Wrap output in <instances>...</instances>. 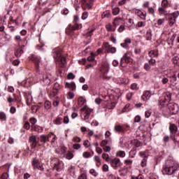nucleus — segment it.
<instances>
[{
	"label": "nucleus",
	"mask_w": 179,
	"mask_h": 179,
	"mask_svg": "<svg viewBox=\"0 0 179 179\" xmlns=\"http://www.w3.org/2000/svg\"><path fill=\"white\" fill-rule=\"evenodd\" d=\"M132 145H134L135 148H139V146H141V142L138 140H133L131 142H127L125 145H120V148H125L126 149L129 150V149H131V148L132 147Z\"/></svg>",
	"instance_id": "obj_10"
},
{
	"label": "nucleus",
	"mask_w": 179,
	"mask_h": 179,
	"mask_svg": "<svg viewBox=\"0 0 179 179\" xmlns=\"http://www.w3.org/2000/svg\"><path fill=\"white\" fill-rule=\"evenodd\" d=\"M85 103H86V98L83 96H80L78 98V104L80 107H82V106H83Z\"/></svg>",
	"instance_id": "obj_30"
},
{
	"label": "nucleus",
	"mask_w": 179,
	"mask_h": 179,
	"mask_svg": "<svg viewBox=\"0 0 179 179\" xmlns=\"http://www.w3.org/2000/svg\"><path fill=\"white\" fill-rule=\"evenodd\" d=\"M94 57H96L94 53H91V55L87 57V61L89 62H93V61H94Z\"/></svg>",
	"instance_id": "obj_50"
},
{
	"label": "nucleus",
	"mask_w": 179,
	"mask_h": 179,
	"mask_svg": "<svg viewBox=\"0 0 179 179\" xmlns=\"http://www.w3.org/2000/svg\"><path fill=\"white\" fill-rule=\"evenodd\" d=\"M65 159H67L68 160H71V159L73 158V154L72 152H68L67 154H65Z\"/></svg>",
	"instance_id": "obj_45"
},
{
	"label": "nucleus",
	"mask_w": 179,
	"mask_h": 179,
	"mask_svg": "<svg viewBox=\"0 0 179 179\" xmlns=\"http://www.w3.org/2000/svg\"><path fill=\"white\" fill-rule=\"evenodd\" d=\"M48 135H50L51 136L50 137V139H52L50 142L52 143H54L55 142V139L57 138V136H55L53 133H50Z\"/></svg>",
	"instance_id": "obj_52"
},
{
	"label": "nucleus",
	"mask_w": 179,
	"mask_h": 179,
	"mask_svg": "<svg viewBox=\"0 0 179 179\" xmlns=\"http://www.w3.org/2000/svg\"><path fill=\"white\" fill-rule=\"evenodd\" d=\"M51 135H41L40 136V141L42 143H47V142H50V137Z\"/></svg>",
	"instance_id": "obj_21"
},
{
	"label": "nucleus",
	"mask_w": 179,
	"mask_h": 179,
	"mask_svg": "<svg viewBox=\"0 0 179 179\" xmlns=\"http://www.w3.org/2000/svg\"><path fill=\"white\" fill-rule=\"evenodd\" d=\"M90 173L94 177H97V176H99V172H97L96 169H91Z\"/></svg>",
	"instance_id": "obj_42"
},
{
	"label": "nucleus",
	"mask_w": 179,
	"mask_h": 179,
	"mask_svg": "<svg viewBox=\"0 0 179 179\" xmlns=\"http://www.w3.org/2000/svg\"><path fill=\"white\" fill-rule=\"evenodd\" d=\"M79 29H82V24L76 23L74 26L69 25V27L66 29V34L69 36H72V33L75 31V30H79Z\"/></svg>",
	"instance_id": "obj_9"
},
{
	"label": "nucleus",
	"mask_w": 179,
	"mask_h": 179,
	"mask_svg": "<svg viewBox=\"0 0 179 179\" xmlns=\"http://www.w3.org/2000/svg\"><path fill=\"white\" fill-rule=\"evenodd\" d=\"M110 163L111 167L114 169V170H118V169L122 167V162H121V159L118 158H113L110 159Z\"/></svg>",
	"instance_id": "obj_7"
},
{
	"label": "nucleus",
	"mask_w": 179,
	"mask_h": 179,
	"mask_svg": "<svg viewBox=\"0 0 179 179\" xmlns=\"http://www.w3.org/2000/svg\"><path fill=\"white\" fill-rule=\"evenodd\" d=\"M28 58L29 61H32L34 64H35L38 73L40 72V68H43V66H45V64H43V62H41V57L38 56L31 55Z\"/></svg>",
	"instance_id": "obj_4"
},
{
	"label": "nucleus",
	"mask_w": 179,
	"mask_h": 179,
	"mask_svg": "<svg viewBox=\"0 0 179 179\" xmlns=\"http://www.w3.org/2000/svg\"><path fill=\"white\" fill-rule=\"evenodd\" d=\"M147 164H148V159L146 158H143V159L141 162V166L142 167H146Z\"/></svg>",
	"instance_id": "obj_46"
},
{
	"label": "nucleus",
	"mask_w": 179,
	"mask_h": 179,
	"mask_svg": "<svg viewBox=\"0 0 179 179\" xmlns=\"http://www.w3.org/2000/svg\"><path fill=\"white\" fill-rule=\"evenodd\" d=\"M59 98H57L56 99H53V106L54 107H58V106H59Z\"/></svg>",
	"instance_id": "obj_49"
},
{
	"label": "nucleus",
	"mask_w": 179,
	"mask_h": 179,
	"mask_svg": "<svg viewBox=\"0 0 179 179\" xmlns=\"http://www.w3.org/2000/svg\"><path fill=\"white\" fill-rule=\"evenodd\" d=\"M110 71V64L105 63L102 65L101 72L102 73V78L103 80H110L111 79L110 76H107V73Z\"/></svg>",
	"instance_id": "obj_5"
},
{
	"label": "nucleus",
	"mask_w": 179,
	"mask_h": 179,
	"mask_svg": "<svg viewBox=\"0 0 179 179\" xmlns=\"http://www.w3.org/2000/svg\"><path fill=\"white\" fill-rule=\"evenodd\" d=\"M168 17H169L168 18V20H169V26H173L174 23H176V20H175V18H173V17H170V15Z\"/></svg>",
	"instance_id": "obj_40"
},
{
	"label": "nucleus",
	"mask_w": 179,
	"mask_h": 179,
	"mask_svg": "<svg viewBox=\"0 0 179 179\" xmlns=\"http://www.w3.org/2000/svg\"><path fill=\"white\" fill-rule=\"evenodd\" d=\"M152 115V110L149 109L145 112V117L149 118Z\"/></svg>",
	"instance_id": "obj_55"
},
{
	"label": "nucleus",
	"mask_w": 179,
	"mask_h": 179,
	"mask_svg": "<svg viewBox=\"0 0 179 179\" xmlns=\"http://www.w3.org/2000/svg\"><path fill=\"white\" fill-rule=\"evenodd\" d=\"M177 126L174 123H171L169 127V131L171 134V139L173 141V142H176V137L174 136V134L177 132Z\"/></svg>",
	"instance_id": "obj_17"
},
{
	"label": "nucleus",
	"mask_w": 179,
	"mask_h": 179,
	"mask_svg": "<svg viewBox=\"0 0 179 179\" xmlns=\"http://www.w3.org/2000/svg\"><path fill=\"white\" fill-rule=\"evenodd\" d=\"M94 155V151H91V152H84L83 153V157L85 159H89V157H92V156Z\"/></svg>",
	"instance_id": "obj_28"
},
{
	"label": "nucleus",
	"mask_w": 179,
	"mask_h": 179,
	"mask_svg": "<svg viewBox=\"0 0 179 179\" xmlns=\"http://www.w3.org/2000/svg\"><path fill=\"white\" fill-rule=\"evenodd\" d=\"M64 124H69V117L68 116H64L63 117Z\"/></svg>",
	"instance_id": "obj_64"
},
{
	"label": "nucleus",
	"mask_w": 179,
	"mask_h": 179,
	"mask_svg": "<svg viewBox=\"0 0 179 179\" xmlns=\"http://www.w3.org/2000/svg\"><path fill=\"white\" fill-rule=\"evenodd\" d=\"M143 75H146V73L139 72L134 73L133 77L134 79H141V76H143Z\"/></svg>",
	"instance_id": "obj_34"
},
{
	"label": "nucleus",
	"mask_w": 179,
	"mask_h": 179,
	"mask_svg": "<svg viewBox=\"0 0 179 179\" xmlns=\"http://www.w3.org/2000/svg\"><path fill=\"white\" fill-rule=\"evenodd\" d=\"M172 17V18L175 19L176 20H177V17L179 16L178 12H174L172 14L170 15V17Z\"/></svg>",
	"instance_id": "obj_60"
},
{
	"label": "nucleus",
	"mask_w": 179,
	"mask_h": 179,
	"mask_svg": "<svg viewBox=\"0 0 179 179\" xmlns=\"http://www.w3.org/2000/svg\"><path fill=\"white\" fill-rule=\"evenodd\" d=\"M68 99H69L70 100H72V99H73L75 97V93H73V92L72 91H69L68 92V96H67Z\"/></svg>",
	"instance_id": "obj_51"
},
{
	"label": "nucleus",
	"mask_w": 179,
	"mask_h": 179,
	"mask_svg": "<svg viewBox=\"0 0 179 179\" xmlns=\"http://www.w3.org/2000/svg\"><path fill=\"white\" fill-rule=\"evenodd\" d=\"M65 87L66 89H71V90H75V89H76V85H75V83H66Z\"/></svg>",
	"instance_id": "obj_27"
},
{
	"label": "nucleus",
	"mask_w": 179,
	"mask_h": 179,
	"mask_svg": "<svg viewBox=\"0 0 179 179\" xmlns=\"http://www.w3.org/2000/svg\"><path fill=\"white\" fill-rule=\"evenodd\" d=\"M0 120L6 121V114L4 112H0Z\"/></svg>",
	"instance_id": "obj_38"
},
{
	"label": "nucleus",
	"mask_w": 179,
	"mask_h": 179,
	"mask_svg": "<svg viewBox=\"0 0 179 179\" xmlns=\"http://www.w3.org/2000/svg\"><path fill=\"white\" fill-rule=\"evenodd\" d=\"M107 31H115V28H113L112 24H108L106 26Z\"/></svg>",
	"instance_id": "obj_47"
},
{
	"label": "nucleus",
	"mask_w": 179,
	"mask_h": 179,
	"mask_svg": "<svg viewBox=\"0 0 179 179\" xmlns=\"http://www.w3.org/2000/svg\"><path fill=\"white\" fill-rule=\"evenodd\" d=\"M120 61V66H122V68H124L125 67V65H124V62H125L126 64H129L132 62V58H131V57L128 56L127 54H124L121 58Z\"/></svg>",
	"instance_id": "obj_16"
},
{
	"label": "nucleus",
	"mask_w": 179,
	"mask_h": 179,
	"mask_svg": "<svg viewBox=\"0 0 179 179\" xmlns=\"http://www.w3.org/2000/svg\"><path fill=\"white\" fill-rule=\"evenodd\" d=\"M102 159H104L106 162H110V160H111V159H110V156L106 153L102 154Z\"/></svg>",
	"instance_id": "obj_44"
},
{
	"label": "nucleus",
	"mask_w": 179,
	"mask_h": 179,
	"mask_svg": "<svg viewBox=\"0 0 179 179\" xmlns=\"http://www.w3.org/2000/svg\"><path fill=\"white\" fill-rule=\"evenodd\" d=\"M104 48L107 50V52H110L111 54H115L117 52V48L115 47H110L108 43L104 44Z\"/></svg>",
	"instance_id": "obj_20"
},
{
	"label": "nucleus",
	"mask_w": 179,
	"mask_h": 179,
	"mask_svg": "<svg viewBox=\"0 0 179 179\" xmlns=\"http://www.w3.org/2000/svg\"><path fill=\"white\" fill-rule=\"evenodd\" d=\"M179 171V164L176 160L168 159L162 168V173L165 176H174Z\"/></svg>",
	"instance_id": "obj_2"
},
{
	"label": "nucleus",
	"mask_w": 179,
	"mask_h": 179,
	"mask_svg": "<svg viewBox=\"0 0 179 179\" xmlns=\"http://www.w3.org/2000/svg\"><path fill=\"white\" fill-rule=\"evenodd\" d=\"M81 111H83L81 114V118L82 120H84V121H86V120H89L90 114L92 111H93V109H91L90 108L85 106V107L81 108Z\"/></svg>",
	"instance_id": "obj_6"
},
{
	"label": "nucleus",
	"mask_w": 179,
	"mask_h": 179,
	"mask_svg": "<svg viewBox=\"0 0 179 179\" xmlns=\"http://www.w3.org/2000/svg\"><path fill=\"white\" fill-rule=\"evenodd\" d=\"M52 80V76L51 74L48 73L43 76V79L41 80V83L42 85L48 86L51 83V80Z\"/></svg>",
	"instance_id": "obj_13"
},
{
	"label": "nucleus",
	"mask_w": 179,
	"mask_h": 179,
	"mask_svg": "<svg viewBox=\"0 0 179 179\" xmlns=\"http://www.w3.org/2000/svg\"><path fill=\"white\" fill-rule=\"evenodd\" d=\"M148 55L150 58H157L159 57V51L156 50H151L148 52Z\"/></svg>",
	"instance_id": "obj_26"
},
{
	"label": "nucleus",
	"mask_w": 179,
	"mask_h": 179,
	"mask_svg": "<svg viewBox=\"0 0 179 179\" xmlns=\"http://www.w3.org/2000/svg\"><path fill=\"white\" fill-rule=\"evenodd\" d=\"M57 98H59L58 96V92H57V91H52L50 93V99H51L52 100H55V99H57Z\"/></svg>",
	"instance_id": "obj_29"
},
{
	"label": "nucleus",
	"mask_w": 179,
	"mask_h": 179,
	"mask_svg": "<svg viewBox=\"0 0 179 179\" xmlns=\"http://www.w3.org/2000/svg\"><path fill=\"white\" fill-rule=\"evenodd\" d=\"M29 141L32 148H36L37 146V136H31L29 137Z\"/></svg>",
	"instance_id": "obj_22"
},
{
	"label": "nucleus",
	"mask_w": 179,
	"mask_h": 179,
	"mask_svg": "<svg viewBox=\"0 0 179 179\" xmlns=\"http://www.w3.org/2000/svg\"><path fill=\"white\" fill-rule=\"evenodd\" d=\"M93 31H94V29H91L86 34L87 37H92L93 36Z\"/></svg>",
	"instance_id": "obj_59"
},
{
	"label": "nucleus",
	"mask_w": 179,
	"mask_h": 179,
	"mask_svg": "<svg viewBox=\"0 0 179 179\" xmlns=\"http://www.w3.org/2000/svg\"><path fill=\"white\" fill-rule=\"evenodd\" d=\"M45 110H50L51 108V102L50 101H46L44 104Z\"/></svg>",
	"instance_id": "obj_41"
},
{
	"label": "nucleus",
	"mask_w": 179,
	"mask_h": 179,
	"mask_svg": "<svg viewBox=\"0 0 179 179\" xmlns=\"http://www.w3.org/2000/svg\"><path fill=\"white\" fill-rule=\"evenodd\" d=\"M39 108H40V106H37V105H34L31 108V111L34 114H36L37 111L39 110Z\"/></svg>",
	"instance_id": "obj_36"
},
{
	"label": "nucleus",
	"mask_w": 179,
	"mask_h": 179,
	"mask_svg": "<svg viewBox=\"0 0 179 179\" xmlns=\"http://www.w3.org/2000/svg\"><path fill=\"white\" fill-rule=\"evenodd\" d=\"M118 13H120V8L118 7H115L113 9V14L114 15V16H117V15H118Z\"/></svg>",
	"instance_id": "obj_53"
},
{
	"label": "nucleus",
	"mask_w": 179,
	"mask_h": 179,
	"mask_svg": "<svg viewBox=\"0 0 179 179\" xmlns=\"http://www.w3.org/2000/svg\"><path fill=\"white\" fill-rule=\"evenodd\" d=\"M158 12H159V15H163L164 16H170V13H167V10H166L165 8H163V7H159L158 8Z\"/></svg>",
	"instance_id": "obj_25"
},
{
	"label": "nucleus",
	"mask_w": 179,
	"mask_h": 179,
	"mask_svg": "<svg viewBox=\"0 0 179 179\" xmlns=\"http://www.w3.org/2000/svg\"><path fill=\"white\" fill-rule=\"evenodd\" d=\"M33 82H34V79L33 78H29L22 83V85H24V87H29Z\"/></svg>",
	"instance_id": "obj_24"
},
{
	"label": "nucleus",
	"mask_w": 179,
	"mask_h": 179,
	"mask_svg": "<svg viewBox=\"0 0 179 179\" xmlns=\"http://www.w3.org/2000/svg\"><path fill=\"white\" fill-rule=\"evenodd\" d=\"M136 14L138 17L141 18L142 20H146V11H142V10L136 9Z\"/></svg>",
	"instance_id": "obj_19"
},
{
	"label": "nucleus",
	"mask_w": 179,
	"mask_h": 179,
	"mask_svg": "<svg viewBox=\"0 0 179 179\" xmlns=\"http://www.w3.org/2000/svg\"><path fill=\"white\" fill-rule=\"evenodd\" d=\"M136 155V149H133L129 152V157L131 158L135 157Z\"/></svg>",
	"instance_id": "obj_48"
},
{
	"label": "nucleus",
	"mask_w": 179,
	"mask_h": 179,
	"mask_svg": "<svg viewBox=\"0 0 179 179\" xmlns=\"http://www.w3.org/2000/svg\"><path fill=\"white\" fill-rule=\"evenodd\" d=\"M55 153L58 155L59 157L64 159L66 153V148H65V146H59L58 149L55 150Z\"/></svg>",
	"instance_id": "obj_15"
},
{
	"label": "nucleus",
	"mask_w": 179,
	"mask_h": 179,
	"mask_svg": "<svg viewBox=\"0 0 179 179\" xmlns=\"http://www.w3.org/2000/svg\"><path fill=\"white\" fill-rule=\"evenodd\" d=\"M32 166L34 170H40L41 171H44V164L40 162V160L37 158H34L32 160Z\"/></svg>",
	"instance_id": "obj_8"
},
{
	"label": "nucleus",
	"mask_w": 179,
	"mask_h": 179,
	"mask_svg": "<svg viewBox=\"0 0 179 179\" xmlns=\"http://www.w3.org/2000/svg\"><path fill=\"white\" fill-rule=\"evenodd\" d=\"M8 178H9V173H3L0 178V179H8Z\"/></svg>",
	"instance_id": "obj_62"
},
{
	"label": "nucleus",
	"mask_w": 179,
	"mask_h": 179,
	"mask_svg": "<svg viewBox=\"0 0 179 179\" xmlns=\"http://www.w3.org/2000/svg\"><path fill=\"white\" fill-rule=\"evenodd\" d=\"M50 166L54 170H56V171H59V169H61V162H59L58 158H52L50 161Z\"/></svg>",
	"instance_id": "obj_12"
},
{
	"label": "nucleus",
	"mask_w": 179,
	"mask_h": 179,
	"mask_svg": "<svg viewBox=\"0 0 179 179\" xmlns=\"http://www.w3.org/2000/svg\"><path fill=\"white\" fill-rule=\"evenodd\" d=\"M116 156H117L118 157H125V152L124 151H117L116 152Z\"/></svg>",
	"instance_id": "obj_39"
},
{
	"label": "nucleus",
	"mask_w": 179,
	"mask_h": 179,
	"mask_svg": "<svg viewBox=\"0 0 179 179\" xmlns=\"http://www.w3.org/2000/svg\"><path fill=\"white\" fill-rule=\"evenodd\" d=\"M151 68L152 67L150 66V64L149 63H145L144 64L145 71H150Z\"/></svg>",
	"instance_id": "obj_57"
},
{
	"label": "nucleus",
	"mask_w": 179,
	"mask_h": 179,
	"mask_svg": "<svg viewBox=\"0 0 179 179\" xmlns=\"http://www.w3.org/2000/svg\"><path fill=\"white\" fill-rule=\"evenodd\" d=\"M63 121H64V117H60V116H58V117L56 118L55 121V124L56 125H61V124H62Z\"/></svg>",
	"instance_id": "obj_33"
},
{
	"label": "nucleus",
	"mask_w": 179,
	"mask_h": 179,
	"mask_svg": "<svg viewBox=\"0 0 179 179\" xmlns=\"http://www.w3.org/2000/svg\"><path fill=\"white\" fill-rule=\"evenodd\" d=\"M149 179H159V177L155 173H150L148 175Z\"/></svg>",
	"instance_id": "obj_56"
},
{
	"label": "nucleus",
	"mask_w": 179,
	"mask_h": 179,
	"mask_svg": "<svg viewBox=\"0 0 179 179\" xmlns=\"http://www.w3.org/2000/svg\"><path fill=\"white\" fill-rule=\"evenodd\" d=\"M144 37L146 40L150 41V40H152V31L150 29L148 30L145 34Z\"/></svg>",
	"instance_id": "obj_31"
},
{
	"label": "nucleus",
	"mask_w": 179,
	"mask_h": 179,
	"mask_svg": "<svg viewBox=\"0 0 179 179\" xmlns=\"http://www.w3.org/2000/svg\"><path fill=\"white\" fill-rule=\"evenodd\" d=\"M94 162L96 163L97 167H100V164L101 163V161L100 159V157L95 155L94 157Z\"/></svg>",
	"instance_id": "obj_35"
},
{
	"label": "nucleus",
	"mask_w": 179,
	"mask_h": 179,
	"mask_svg": "<svg viewBox=\"0 0 179 179\" xmlns=\"http://www.w3.org/2000/svg\"><path fill=\"white\" fill-rule=\"evenodd\" d=\"M23 52H24L23 49H22V48H17V49L15 51L14 54H15V57H16L17 58H19V57H20V56L22 55V54H23Z\"/></svg>",
	"instance_id": "obj_32"
},
{
	"label": "nucleus",
	"mask_w": 179,
	"mask_h": 179,
	"mask_svg": "<svg viewBox=\"0 0 179 179\" xmlns=\"http://www.w3.org/2000/svg\"><path fill=\"white\" fill-rule=\"evenodd\" d=\"M129 125H121L120 124H117L114 127L115 132H117L118 134H121V132H126L127 131V128H129Z\"/></svg>",
	"instance_id": "obj_14"
},
{
	"label": "nucleus",
	"mask_w": 179,
	"mask_h": 179,
	"mask_svg": "<svg viewBox=\"0 0 179 179\" xmlns=\"http://www.w3.org/2000/svg\"><path fill=\"white\" fill-rule=\"evenodd\" d=\"M170 139H171V136H164L163 137L162 141H163L164 143L166 144V143H167L170 141Z\"/></svg>",
	"instance_id": "obj_54"
},
{
	"label": "nucleus",
	"mask_w": 179,
	"mask_h": 179,
	"mask_svg": "<svg viewBox=\"0 0 179 179\" xmlns=\"http://www.w3.org/2000/svg\"><path fill=\"white\" fill-rule=\"evenodd\" d=\"M120 20H121V18L116 17L114 19L113 26L115 27H117V26H118L120 24Z\"/></svg>",
	"instance_id": "obj_43"
},
{
	"label": "nucleus",
	"mask_w": 179,
	"mask_h": 179,
	"mask_svg": "<svg viewBox=\"0 0 179 179\" xmlns=\"http://www.w3.org/2000/svg\"><path fill=\"white\" fill-rule=\"evenodd\" d=\"M101 146L103 148V150L106 153L111 152V141L108 140H103L101 143Z\"/></svg>",
	"instance_id": "obj_11"
},
{
	"label": "nucleus",
	"mask_w": 179,
	"mask_h": 179,
	"mask_svg": "<svg viewBox=\"0 0 179 179\" xmlns=\"http://www.w3.org/2000/svg\"><path fill=\"white\" fill-rule=\"evenodd\" d=\"M141 157H142V159H147L148 157H149V156H150V151L149 150H146L145 151H141L139 153Z\"/></svg>",
	"instance_id": "obj_23"
},
{
	"label": "nucleus",
	"mask_w": 179,
	"mask_h": 179,
	"mask_svg": "<svg viewBox=\"0 0 179 179\" xmlns=\"http://www.w3.org/2000/svg\"><path fill=\"white\" fill-rule=\"evenodd\" d=\"M111 16V14H110V11H106L102 14V17H110Z\"/></svg>",
	"instance_id": "obj_61"
},
{
	"label": "nucleus",
	"mask_w": 179,
	"mask_h": 179,
	"mask_svg": "<svg viewBox=\"0 0 179 179\" xmlns=\"http://www.w3.org/2000/svg\"><path fill=\"white\" fill-rule=\"evenodd\" d=\"M61 48H56L53 50V58L60 64L62 68L66 66V59L61 55Z\"/></svg>",
	"instance_id": "obj_3"
},
{
	"label": "nucleus",
	"mask_w": 179,
	"mask_h": 179,
	"mask_svg": "<svg viewBox=\"0 0 179 179\" xmlns=\"http://www.w3.org/2000/svg\"><path fill=\"white\" fill-rule=\"evenodd\" d=\"M152 94H155V91L146 90L142 96L143 100H149L152 96Z\"/></svg>",
	"instance_id": "obj_18"
},
{
	"label": "nucleus",
	"mask_w": 179,
	"mask_h": 179,
	"mask_svg": "<svg viewBox=\"0 0 179 179\" xmlns=\"http://www.w3.org/2000/svg\"><path fill=\"white\" fill-rule=\"evenodd\" d=\"M170 101H171V93L170 92H165L163 96L159 98V107L164 115H176L178 113V105L170 103Z\"/></svg>",
	"instance_id": "obj_1"
},
{
	"label": "nucleus",
	"mask_w": 179,
	"mask_h": 179,
	"mask_svg": "<svg viewBox=\"0 0 179 179\" xmlns=\"http://www.w3.org/2000/svg\"><path fill=\"white\" fill-rule=\"evenodd\" d=\"M132 96H134V93H132L131 92H129L126 95V99H127L128 100H131V99H132Z\"/></svg>",
	"instance_id": "obj_63"
},
{
	"label": "nucleus",
	"mask_w": 179,
	"mask_h": 179,
	"mask_svg": "<svg viewBox=\"0 0 179 179\" xmlns=\"http://www.w3.org/2000/svg\"><path fill=\"white\" fill-rule=\"evenodd\" d=\"M161 8H167L169 6V1L168 0H162L161 3Z\"/></svg>",
	"instance_id": "obj_37"
},
{
	"label": "nucleus",
	"mask_w": 179,
	"mask_h": 179,
	"mask_svg": "<svg viewBox=\"0 0 179 179\" xmlns=\"http://www.w3.org/2000/svg\"><path fill=\"white\" fill-rule=\"evenodd\" d=\"M149 64L150 66H155V65H156V59H153V58H151L150 60H149Z\"/></svg>",
	"instance_id": "obj_58"
}]
</instances>
